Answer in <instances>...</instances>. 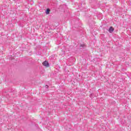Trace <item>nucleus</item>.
<instances>
[{"mask_svg": "<svg viewBox=\"0 0 131 131\" xmlns=\"http://www.w3.org/2000/svg\"><path fill=\"white\" fill-rule=\"evenodd\" d=\"M42 65L43 66H45L46 67H49L50 66V64L47 61H45L44 62H43Z\"/></svg>", "mask_w": 131, "mask_h": 131, "instance_id": "1", "label": "nucleus"}, {"mask_svg": "<svg viewBox=\"0 0 131 131\" xmlns=\"http://www.w3.org/2000/svg\"><path fill=\"white\" fill-rule=\"evenodd\" d=\"M113 31H114V29L113 28V27H111L109 29V32L110 33H112V32H113Z\"/></svg>", "mask_w": 131, "mask_h": 131, "instance_id": "2", "label": "nucleus"}, {"mask_svg": "<svg viewBox=\"0 0 131 131\" xmlns=\"http://www.w3.org/2000/svg\"><path fill=\"white\" fill-rule=\"evenodd\" d=\"M50 9H47L46 11V14L47 15H49V14H50Z\"/></svg>", "mask_w": 131, "mask_h": 131, "instance_id": "3", "label": "nucleus"}, {"mask_svg": "<svg viewBox=\"0 0 131 131\" xmlns=\"http://www.w3.org/2000/svg\"><path fill=\"white\" fill-rule=\"evenodd\" d=\"M80 47H82V48H83L84 47H85V45H84V44H81V45H80Z\"/></svg>", "mask_w": 131, "mask_h": 131, "instance_id": "4", "label": "nucleus"}, {"mask_svg": "<svg viewBox=\"0 0 131 131\" xmlns=\"http://www.w3.org/2000/svg\"><path fill=\"white\" fill-rule=\"evenodd\" d=\"M45 88H46V89H49V85H46L45 86Z\"/></svg>", "mask_w": 131, "mask_h": 131, "instance_id": "5", "label": "nucleus"}]
</instances>
